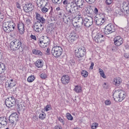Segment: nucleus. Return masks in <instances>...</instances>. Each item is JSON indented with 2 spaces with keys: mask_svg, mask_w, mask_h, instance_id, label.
I'll return each instance as SVG.
<instances>
[{
  "mask_svg": "<svg viewBox=\"0 0 129 129\" xmlns=\"http://www.w3.org/2000/svg\"><path fill=\"white\" fill-rule=\"evenodd\" d=\"M10 48L13 51H17L19 50V52H23L24 48H23V43L21 39H14L10 44Z\"/></svg>",
  "mask_w": 129,
  "mask_h": 129,
  "instance_id": "f257e3e1",
  "label": "nucleus"
},
{
  "mask_svg": "<svg viewBox=\"0 0 129 129\" xmlns=\"http://www.w3.org/2000/svg\"><path fill=\"white\" fill-rule=\"evenodd\" d=\"M128 3L126 4V2H123L122 9L119 7H116L115 10V14L116 15H119V16H128L129 15V7L128 6Z\"/></svg>",
  "mask_w": 129,
  "mask_h": 129,
  "instance_id": "f03ea898",
  "label": "nucleus"
},
{
  "mask_svg": "<svg viewBox=\"0 0 129 129\" xmlns=\"http://www.w3.org/2000/svg\"><path fill=\"white\" fill-rule=\"evenodd\" d=\"M2 29L6 33H11L16 29V24L14 21L4 22L2 25Z\"/></svg>",
  "mask_w": 129,
  "mask_h": 129,
  "instance_id": "7ed1b4c3",
  "label": "nucleus"
},
{
  "mask_svg": "<svg viewBox=\"0 0 129 129\" xmlns=\"http://www.w3.org/2000/svg\"><path fill=\"white\" fill-rule=\"evenodd\" d=\"M114 100L115 101H119V102H121L124 98H125V96H126V93L124 91L122 90H118L115 91L113 94Z\"/></svg>",
  "mask_w": 129,
  "mask_h": 129,
  "instance_id": "20e7f679",
  "label": "nucleus"
},
{
  "mask_svg": "<svg viewBox=\"0 0 129 129\" xmlns=\"http://www.w3.org/2000/svg\"><path fill=\"white\" fill-rule=\"evenodd\" d=\"M62 53H63V49L61 46L56 45L52 48L51 53L55 58H59L62 55Z\"/></svg>",
  "mask_w": 129,
  "mask_h": 129,
  "instance_id": "39448f33",
  "label": "nucleus"
},
{
  "mask_svg": "<svg viewBox=\"0 0 129 129\" xmlns=\"http://www.w3.org/2000/svg\"><path fill=\"white\" fill-rule=\"evenodd\" d=\"M75 8V6H73L72 4L71 6L66 8V15H67L68 17H71L72 19H73V18L75 17V12H76Z\"/></svg>",
  "mask_w": 129,
  "mask_h": 129,
  "instance_id": "423d86ee",
  "label": "nucleus"
},
{
  "mask_svg": "<svg viewBox=\"0 0 129 129\" xmlns=\"http://www.w3.org/2000/svg\"><path fill=\"white\" fill-rule=\"evenodd\" d=\"M5 104L7 107H13L17 104V101H16V99L15 97L12 96L9 98H7L5 100Z\"/></svg>",
  "mask_w": 129,
  "mask_h": 129,
  "instance_id": "0eeeda50",
  "label": "nucleus"
},
{
  "mask_svg": "<svg viewBox=\"0 0 129 129\" xmlns=\"http://www.w3.org/2000/svg\"><path fill=\"white\" fill-rule=\"evenodd\" d=\"M77 58H84L86 56V49L83 46H81L78 48V51L75 52Z\"/></svg>",
  "mask_w": 129,
  "mask_h": 129,
  "instance_id": "6e6552de",
  "label": "nucleus"
},
{
  "mask_svg": "<svg viewBox=\"0 0 129 129\" xmlns=\"http://www.w3.org/2000/svg\"><path fill=\"white\" fill-rule=\"evenodd\" d=\"M113 32H115V27L114 24L110 23L105 26L104 30L105 35H109V34L113 33Z\"/></svg>",
  "mask_w": 129,
  "mask_h": 129,
  "instance_id": "1a4fd4ad",
  "label": "nucleus"
},
{
  "mask_svg": "<svg viewBox=\"0 0 129 129\" xmlns=\"http://www.w3.org/2000/svg\"><path fill=\"white\" fill-rule=\"evenodd\" d=\"M32 28H33L34 31L36 33H42L45 27L44 26V25L41 24L40 23L36 22L33 24Z\"/></svg>",
  "mask_w": 129,
  "mask_h": 129,
  "instance_id": "9d476101",
  "label": "nucleus"
},
{
  "mask_svg": "<svg viewBox=\"0 0 129 129\" xmlns=\"http://www.w3.org/2000/svg\"><path fill=\"white\" fill-rule=\"evenodd\" d=\"M73 19H76L77 22L74 23V26L75 28H81V25H83L84 22V19L82 18V16L81 17H75L74 16Z\"/></svg>",
  "mask_w": 129,
  "mask_h": 129,
  "instance_id": "9b49d317",
  "label": "nucleus"
},
{
  "mask_svg": "<svg viewBox=\"0 0 129 129\" xmlns=\"http://www.w3.org/2000/svg\"><path fill=\"white\" fill-rule=\"evenodd\" d=\"M93 24V19L91 17H88V18H85L84 19V23L83 25L86 28H89V27H91Z\"/></svg>",
  "mask_w": 129,
  "mask_h": 129,
  "instance_id": "f8f14e48",
  "label": "nucleus"
},
{
  "mask_svg": "<svg viewBox=\"0 0 129 129\" xmlns=\"http://www.w3.org/2000/svg\"><path fill=\"white\" fill-rule=\"evenodd\" d=\"M23 10L26 13H31L34 10V5L32 3H27L25 6L23 7Z\"/></svg>",
  "mask_w": 129,
  "mask_h": 129,
  "instance_id": "ddd939ff",
  "label": "nucleus"
},
{
  "mask_svg": "<svg viewBox=\"0 0 129 129\" xmlns=\"http://www.w3.org/2000/svg\"><path fill=\"white\" fill-rule=\"evenodd\" d=\"M95 21L96 23V25L97 26H98V27L102 26L105 23V21H106V19L104 18H97V15L95 17Z\"/></svg>",
  "mask_w": 129,
  "mask_h": 129,
  "instance_id": "4468645a",
  "label": "nucleus"
},
{
  "mask_svg": "<svg viewBox=\"0 0 129 129\" xmlns=\"http://www.w3.org/2000/svg\"><path fill=\"white\" fill-rule=\"evenodd\" d=\"M123 43V40L122 39V38L120 37V36H116L114 38V44L115 46H120Z\"/></svg>",
  "mask_w": 129,
  "mask_h": 129,
  "instance_id": "2eb2a0df",
  "label": "nucleus"
},
{
  "mask_svg": "<svg viewBox=\"0 0 129 129\" xmlns=\"http://www.w3.org/2000/svg\"><path fill=\"white\" fill-rule=\"evenodd\" d=\"M36 19L37 20V23H39V24H45L46 23V19L44 18V17L41 16L39 13L36 14Z\"/></svg>",
  "mask_w": 129,
  "mask_h": 129,
  "instance_id": "dca6fc26",
  "label": "nucleus"
},
{
  "mask_svg": "<svg viewBox=\"0 0 129 129\" xmlns=\"http://www.w3.org/2000/svg\"><path fill=\"white\" fill-rule=\"evenodd\" d=\"M61 80L62 84L66 85L68 84L69 82H70V77H69L68 75H64L61 77Z\"/></svg>",
  "mask_w": 129,
  "mask_h": 129,
  "instance_id": "f3484780",
  "label": "nucleus"
},
{
  "mask_svg": "<svg viewBox=\"0 0 129 129\" xmlns=\"http://www.w3.org/2000/svg\"><path fill=\"white\" fill-rule=\"evenodd\" d=\"M76 36H77V34L75 32H73L70 35V38L69 39L70 43H72V44L77 40V37Z\"/></svg>",
  "mask_w": 129,
  "mask_h": 129,
  "instance_id": "a211bd4d",
  "label": "nucleus"
},
{
  "mask_svg": "<svg viewBox=\"0 0 129 129\" xmlns=\"http://www.w3.org/2000/svg\"><path fill=\"white\" fill-rule=\"evenodd\" d=\"M104 36L101 33H98L96 36L94 37V40L96 43H100L102 41Z\"/></svg>",
  "mask_w": 129,
  "mask_h": 129,
  "instance_id": "6ab92c4d",
  "label": "nucleus"
},
{
  "mask_svg": "<svg viewBox=\"0 0 129 129\" xmlns=\"http://www.w3.org/2000/svg\"><path fill=\"white\" fill-rule=\"evenodd\" d=\"M76 5L81 9L84 8V0H74Z\"/></svg>",
  "mask_w": 129,
  "mask_h": 129,
  "instance_id": "aec40b11",
  "label": "nucleus"
},
{
  "mask_svg": "<svg viewBox=\"0 0 129 129\" xmlns=\"http://www.w3.org/2000/svg\"><path fill=\"white\" fill-rule=\"evenodd\" d=\"M50 8H51V6L46 3L44 6L41 8L42 13H43V14L48 13V11L50 10Z\"/></svg>",
  "mask_w": 129,
  "mask_h": 129,
  "instance_id": "412c9836",
  "label": "nucleus"
},
{
  "mask_svg": "<svg viewBox=\"0 0 129 129\" xmlns=\"http://www.w3.org/2000/svg\"><path fill=\"white\" fill-rule=\"evenodd\" d=\"M71 18L72 17L70 16H66L65 14H63V17L62 19H63V22L64 23V24H68V23H70L71 20H72L73 18Z\"/></svg>",
  "mask_w": 129,
  "mask_h": 129,
  "instance_id": "4be33fe9",
  "label": "nucleus"
},
{
  "mask_svg": "<svg viewBox=\"0 0 129 129\" xmlns=\"http://www.w3.org/2000/svg\"><path fill=\"white\" fill-rule=\"evenodd\" d=\"M35 65L37 68H42L44 66L43 63V60L41 59H38L35 62Z\"/></svg>",
  "mask_w": 129,
  "mask_h": 129,
  "instance_id": "5701e85b",
  "label": "nucleus"
},
{
  "mask_svg": "<svg viewBox=\"0 0 129 129\" xmlns=\"http://www.w3.org/2000/svg\"><path fill=\"white\" fill-rule=\"evenodd\" d=\"M87 10L86 11L87 14L90 15V16H92L93 14H94V12H93V7L92 6H88L87 8Z\"/></svg>",
  "mask_w": 129,
  "mask_h": 129,
  "instance_id": "b1692460",
  "label": "nucleus"
},
{
  "mask_svg": "<svg viewBox=\"0 0 129 129\" xmlns=\"http://www.w3.org/2000/svg\"><path fill=\"white\" fill-rule=\"evenodd\" d=\"M114 82L116 86H119L120 83H121V79L119 77L115 78L114 80Z\"/></svg>",
  "mask_w": 129,
  "mask_h": 129,
  "instance_id": "393cba45",
  "label": "nucleus"
},
{
  "mask_svg": "<svg viewBox=\"0 0 129 129\" xmlns=\"http://www.w3.org/2000/svg\"><path fill=\"white\" fill-rule=\"evenodd\" d=\"M33 54H34V55H37V56H43V53L42 51L37 50V49H33Z\"/></svg>",
  "mask_w": 129,
  "mask_h": 129,
  "instance_id": "a878e982",
  "label": "nucleus"
},
{
  "mask_svg": "<svg viewBox=\"0 0 129 129\" xmlns=\"http://www.w3.org/2000/svg\"><path fill=\"white\" fill-rule=\"evenodd\" d=\"M44 3H45L44 0H37L36 1V4H37L38 8H40L41 9V8H42V7H43V5Z\"/></svg>",
  "mask_w": 129,
  "mask_h": 129,
  "instance_id": "bb28decb",
  "label": "nucleus"
},
{
  "mask_svg": "<svg viewBox=\"0 0 129 129\" xmlns=\"http://www.w3.org/2000/svg\"><path fill=\"white\" fill-rule=\"evenodd\" d=\"M62 4L64 6L65 9H66V8L71 6L73 3H70L68 0H64L63 1Z\"/></svg>",
  "mask_w": 129,
  "mask_h": 129,
  "instance_id": "cd10ccee",
  "label": "nucleus"
},
{
  "mask_svg": "<svg viewBox=\"0 0 129 129\" xmlns=\"http://www.w3.org/2000/svg\"><path fill=\"white\" fill-rule=\"evenodd\" d=\"M9 120L10 123H14V122H15V121H16V122L18 121L19 119L10 116V117L9 118Z\"/></svg>",
  "mask_w": 129,
  "mask_h": 129,
  "instance_id": "c85d7f7f",
  "label": "nucleus"
},
{
  "mask_svg": "<svg viewBox=\"0 0 129 129\" xmlns=\"http://www.w3.org/2000/svg\"><path fill=\"white\" fill-rule=\"evenodd\" d=\"M8 86H7L8 89H11L16 86L15 82H8Z\"/></svg>",
  "mask_w": 129,
  "mask_h": 129,
  "instance_id": "c756f323",
  "label": "nucleus"
},
{
  "mask_svg": "<svg viewBox=\"0 0 129 129\" xmlns=\"http://www.w3.org/2000/svg\"><path fill=\"white\" fill-rule=\"evenodd\" d=\"M74 91H75L76 93H80L82 90H81V87L80 86H76L75 88L74 89Z\"/></svg>",
  "mask_w": 129,
  "mask_h": 129,
  "instance_id": "7c9ffc66",
  "label": "nucleus"
},
{
  "mask_svg": "<svg viewBox=\"0 0 129 129\" xmlns=\"http://www.w3.org/2000/svg\"><path fill=\"white\" fill-rule=\"evenodd\" d=\"M8 125V121L7 120H4L2 122H0V128L2 127H5V126Z\"/></svg>",
  "mask_w": 129,
  "mask_h": 129,
  "instance_id": "2f4dec72",
  "label": "nucleus"
},
{
  "mask_svg": "<svg viewBox=\"0 0 129 129\" xmlns=\"http://www.w3.org/2000/svg\"><path fill=\"white\" fill-rule=\"evenodd\" d=\"M38 44L39 46L41 47V48H45V47H47V44L42 42V40L40 39L38 40Z\"/></svg>",
  "mask_w": 129,
  "mask_h": 129,
  "instance_id": "473e14b6",
  "label": "nucleus"
},
{
  "mask_svg": "<svg viewBox=\"0 0 129 129\" xmlns=\"http://www.w3.org/2000/svg\"><path fill=\"white\" fill-rule=\"evenodd\" d=\"M99 72L100 73V76L105 79L106 78V76H105V74L103 72V70L101 69H99Z\"/></svg>",
  "mask_w": 129,
  "mask_h": 129,
  "instance_id": "72a5a7b5",
  "label": "nucleus"
},
{
  "mask_svg": "<svg viewBox=\"0 0 129 129\" xmlns=\"http://www.w3.org/2000/svg\"><path fill=\"white\" fill-rule=\"evenodd\" d=\"M39 119L43 120L46 118V113L45 112H42V113H40L39 116Z\"/></svg>",
  "mask_w": 129,
  "mask_h": 129,
  "instance_id": "f704fd0d",
  "label": "nucleus"
},
{
  "mask_svg": "<svg viewBox=\"0 0 129 129\" xmlns=\"http://www.w3.org/2000/svg\"><path fill=\"white\" fill-rule=\"evenodd\" d=\"M75 64H76V62L74 59L72 58L69 61V65H70V66H75Z\"/></svg>",
  "mask_w": 129,
  "mask_h": 129,
  "instance_id": "c9c22d12",
  "label": "nucleus"
},
{
  "mask_svg": "<svg viewBox=\"0 0 129 129\" xmlns=\"http://www.w3.org/2000/svg\"><path fill=\"white\" fill-rule=\"evenodd\" d=\"M35 80V76L31 75V76L29 77L27 79L28 82L31 83V82H33Z\"/></svg>",
  "mask_w": 129,
  "mask_h": 129,
  "instance_id": "e433bc0d",
  "label": "nucleus"
},
{
  "mask_svg": "<svg viewBox=\"0 0 129 129\" xmlns=\"http://www.w3.org/2000/svg\"><path fill=\"white\" fill-rule=\"evenodd\" d=\"M0 69H1L2 71H5V70L7 69L6 64L4 63H0Z\"/></svg>",
  "mask_w": 129,
  "mask_h": 129,
  "instance_id": "4c0bfd02",
  "label": "nucleus"
},
{
  "mask_svg": "<svg viewBox=\"0 0 129 129\" xmlns=\"http://www.w3.org/2000/svg\"><path fill=\"white\" fill-rule=\"evenodd\" d=\"M54 5H60L62 4L63 0H51Z\"/></svg>",
  "mask_w": 129,
  "mask_h": 129,
  "instance_id": "58836bf2",
  "label": "nucleus"
},
{
  "mask_svg": "<svg viewBox=\"0 0 129 129\" xmlns=\"http://www.w3.org/2000/svg\"><path fill=\"white\" fill-rule=\"evenodd\" d=\"M10 116H12V117H15V118H17L19 119L20 117V115L18 114L17 112L13 113L12 114L10 115Z\"/></svg>",
  "mask_w": 129,
  "mask_h": 129,
  "instance_id": "ea45409f",
  "label": "nucleus"
},
{
  "mask_svg": "<svg viewBox=\"0 0 129 129\" xmlns=\"http://www.w3.org/2000/svg\"><path fill=\"white\" fill-rule=\"evenodd\" d=\"M17 28L18 29H24L25 28V25L23 22H19V24L18 25Z\"/></svg>",
  "mask_w": 129,
  "mask_h": 129,
  "instance_id": "a19ab883",
  "label": "nucleus"
},
{
  "mask_svg": "<svg viewBox=\"0 0 129 129\" xmlns=\"http://www.w3.org/2000/svg\"><path fill=\"white\" fill-rule=\"evenodd\" d=\"M82 76H83L85 77V78H86L87 76H88V72L86 71H82L81 73Z\"/></svg>",
  "mask_w": 129,
  "mask_h": 129,
  "instance_id": "79ce46f5",
  "label": "nucleus"
},
{
  "mask_svg": "<svg viewBox=\"0 0 129 129\" xmlns=\"http://www.w3.org/2000/svg\"><path fill=\"white\" fill-rule=\"evenodd\" d=\"M0 79L1 80H2V81H5L7 80V77L6 76V74H1L0 76Z\"/></svg>",
  "mask_w": 129,
  "mask_h": 129,
  "instance_id": "37998d69",
  "label": "nucleus"
},
{
  "mask_svg": "<svg viewBox=\"0 0 129 129\" xmlns=\"http://www.w3.org/2000/svg\"><path fill=\"white\" fill-rule=\"evenodd\" d=\"M67 117L69 120H73V116L70 113H67Z\"/></svg>",
  "mask_w": 129,
  "mask_h": 129,
  "instance_id": "c03bdc74",
  "label": "nucleus"
},
{
  "mask_svg": "<svg viewBox=\"0 0 129 129\" xmlns=\"http://www.w3.org/2000/svg\"><path fill=\"white\" fill-rule=\"evenodd\" d=\"M4 19H5V15L4 14V13L0 12V23L4 21Z\"/></svg>",
  "mask_w": 129,
  "mask_h": 129,
  "instance_id": "a18cd8bd",
  "label": "nucleus"
},
{
  "mask_svg": "<svg viewBox=\"0 0 129 129\" xmlns=\"http://www.w3.org/2000/svg\"><path fill=\"white\" fill-rule=\"evenodd\" d=\"M25 22L27 25H30V24H32V22H31V20L29 18H25L24 19Z\"/></svg>",
  "mask_w": 129,
  "mask_h": 129,
  "instance_id": "49530a36",
  "label": "nucleus"
},
{
  "mask_svg": "<svg viewBox=\"0 0 129 129\" xmlns=\"http://www.w3.org/2000/svg\"><path fill=\"white\" fill-rule=\"evenodd\" d=\"M51 105H47L44 107V110L45 111H49V110H51Z\"/></svg>",
  "mask_w": 129,
  "mask_h": 129,
  "instance_id": "de8ad7c7",
  "label": "nucleus"
},
{
  "mask_svg": "<svg viewBox=\"0 0 129 129\" xmlns=\"http://www.w3.org/2000/svg\"><path fill=\"white\" fill-rule=\"evenodd\" d=\"M112 3H113V0H106L105 1V4L107 6H110Z\"/></svg>",
  "mask_w": 129,
  "mask_h": 129,
  "instance_id": "09e8293b",
  "label": "nucleus"
},
{
  "mask_svg": "<svg viewBox=\"0 0 129 129\" xmlns=\"http://www.w3.org/2000/svg\"><path fill=\"white\" fill-rule=\"evenodd\" d=\"M97 126H98V124L96 123V122L93 123L91 125L92 129H96L97 128Z\"/></svg>",
  "mask_w": 129,
  "mask_h": 129,
  "instance_id": "8fccbe9b",
  "label": "nucleus"
},
{
  "mask_svg": "<svg viewBox=\"0 0 129 129\" xmlns=\"http://www.w3.org/2000/svg\"><path fill=\"white\" fill-rule=\"evenodd\" d=\"M41 41L42 43H45V44L47 45V44L49 43V38L48 37H46Z\"/></svg>",
  "mask_w": 129,
  "mask_h": 129,
  "instance_id": "3c124183",
  "label": "nucleus"
},
{
  "mask_svg": "<svg viewBox=\"0 0 129 129\" xmlns=\"http://www.w3.org/2000/svg\"><path fill=\"white\" fill-rule=\"evenodd\" d=\"M19 30V32L21 35H24V33H25V28H20Z\"/></svg>",
  "mask_w": 129,
  "mask_h": 129,
  "instance_id": "603ef678",
  "label": "nucleus"
},
{
  "mask_svg": "<svg viewBox=\"0 0 129 129\" xmlns=\"http://www.w3.org/2000/svg\"><path fill=\"white\" fill-rule=\"evenodd\" d=\"M16 105H17L19 110H23V105L19 104L17 102H16Z\"/></svg>",
  "mask_w": 129,
  "mask_h": 129,
  "instance_id": "864d4df0",
  "label": "nucleus"
},
{
  "mask_svg": "<svg viewBox=\"0 0 129 129\" xmlns=\"http://www.w3.org/2000/svg\"><path fill=\"white\" fill-rule=\"evenodd\" d=\"M40 77L41 79H46V78H47V75L45 74H41L40 75Z\"/></svg>",
  "mask_w": 129,
  "mask_h": 129,
  "instance_id": "5fc2aeb1",
  "label": "nucleus"
},
{
  "mask_svg": "<svg viewBox=\"0 0 129 129\" xmlns=\"http://www.w3.org/2000/svg\"><path fill=\"white\" fill-rule=\"evenodd\" d=\"M93 12L94 14H95V15H97L98 14V9L93 7Z\"/></svg>",
  "mask_w": 129,
  "mask_h": 129,
  "instance_id": "6e6d98bb",
  "label": "nucleus"
},
{
  "mask_svg": "<svg viewBox=\"0 0 129 129\" xmlns=\"http://www.w3.org/2000/svg\"><path fill=\"white\" fill-rule=\"evenodd\" d=\"M86 3H88V4H90V5H91L93 4V3H95V0H85Z\"/></svg>",
  "mask_w": 129,
  "mask_h": 129,
  "instance_id": "4d7b16f0",
  "label": "nucleus"
},
{
  "mask_svg": "<svg viewBox=\"0 0 129 129\" xmlns=\"http://www.w3.org/2000/svg\"><path fill=\"white\" fill-rule=\"evenodd\" d=\"M30 38L31 39H32V40H34V41H37V37H36L35 35H34L33 34H31L30 35Z\"/></svg>",
  "mask_w": 129,
  "mask_h": 129,
  "instance_id": "13d9d810",
  "label": "nucleus"
},
{
  "mask_svg": "<svg viewBox=\"0 0 129 129\" xmlns=\"http://www.w3.org/2000/svg\"><path fill=\"white\" fill-rule=\"evenodd\" d=\"M105 104L106 105H110V104H111V102L110 101V100H106L105 101Z\"/></svg>",
  "mask_w": 129,
  "mask_h": 129,
  "instance_id": "bf43d9fd",
  "label": "nucleus"
},
{
  "mask_svg": "<svg viewBox=\"0 0 129 129\" xmlns=\"http://www.w3.org/2000/svg\"><path fill=\"white\" fill-rule=\"evenodd\" d=\"M58 120L60 121V122H61L62 124L64 125L65 124V122L64 121V120L61 118V117H59L58 118Z\"/></svg>",
  "mask_w": 129,
  "mask_h": 129,
  "instance_id": "052dcab7",
  "label": "nucleus"
},
{
  "mask_svg": "<svg viewBox=\"0 0 129 129\" xmlns=\"http://www.w3.org/2000/svg\"><path fill=\"white\" fill-rule=\"evenodd\" d=\"M16 6L17 9H19V10H21V4L20 3L16 2Z\"/></svg>",
  "mask_w": 129,
  "mask_h": 129,
  "instance_id": "680f3d73",
  "label": "nucleus"
},
{
  "mask_svg": "<svg viewBox=\"0 0 129 129\" xmlns=\"http://www.w3.org/2000/svg\"><path fill=\"white\" fill-rule=\"evenodd\" d=\"M112 51H113V52H116L117 51V48L115 47V45L113 46Z\"/></svg>",
  "mask_w": 129,
  "mask_h": 129,
  "instance_id": "e2e57ef3",
  "label": "nucleus"
},
{
  "mask_svg": "<svg viewBox=\"0 0 129 129\" xmlns=\"http://www.w3.org/2000/svg\"><path fill=\"white\" fill-rule=\"evenodd\" d=\"M50 11L49 12V16H53V7H50Z\"/></svg>",
  "mask_w": 129,
  "mask_h": 129,
  "instance_id": "0e129e2a",
  "label": "nucleus"
},
{
  "mask_svg": "<svg viewBox=\"0 0 129 129\" xmlns=\"http://www.w3.org/2000/svg\"><path fill=\"white\" fill-rule=\"evenodd\" d=\"M77 16H75V17H82L81 16V13L79 11L77 12Z\"/></svg>",
  "mask_w": 129,
  "mask_h": 129,
  "instance_id": "69168bd1",
  "label": "nucleus"
},
{
  "mask_svg": "<svg viewBox=\"0 0 129 129\" xmlns=\"http://www.w3.org/2000/svg\"><path fill=\"white\" fill-rule=\"evenodd\" d=\"M54 129H62V126L60 125H56L54 127Z\"/></svg>",
  "mask_w": 129,
  "mask_h": 129,
  "instance_id": "338daca9",
  "label": "nucleus"
},
{
  "mask_svg": "<svg viewBox=\"0 0 129 129\" xmlns=\"http://www.w3.org/2000/svg\"><path fill=\"white\" fill-rule=\"evenodd\" d=\"M124 57L126 58V59H129V54L127 53H124Z\"/></svg>",
  "mask_w": 129,
  "mask_h": 129,
  "instance_id": "774afa93",
  "label": "nucleus"
}]
</instances>
